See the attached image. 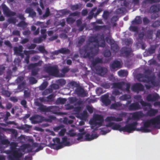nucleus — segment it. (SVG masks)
Returning <instances> with one entry per match:
<instances>
[{"instance_id": "nucleus-1", "label": "nucleus", "mask_w": 160, "mask_h": 160, "mask_svg": "<svg viewBox=\"0 0 160 160\" xmlns=\"http://www.w3.org/2000/svg\"><path fill=\"white\" fill-rule=\"evenodd\" d=\"M105 46V41H102L100 44L98 40V43L94 45L93 47H90L88 45L83 46L82 49L80 50V53L83 58L91 59L98 53L99 47L104 48Z\"/></svg>"}, {"instance_id": "nucleus-2", "label": "nucleus", "mask_w": 160, "mask_h": 160, "mask_svg": "<svg viewBox=\"0 0 160 160\" xmlns=\"http://www.w3.org/2000/svg\"><path fill=\"white\" fill-rule=\"evenodd\" d=\"M10 150H5L4 152L8 154V160H20V158L23 155L21 149L17 148L18 143L14 142L10 143Z\"/></svg>"}, {"instance_id": "nucleus-3", "label": "nucleus", "mask_w": 160, "mask_h": 160, "mask_svg": "<svg viewBox=\"0 0 160 160\" xmlns=\"http://www.w3.org/2000/svg\"><path fill=\"white\" fill-rule=\"evenodd\" d=\"M160 125V115L156 116L150 119L147 120L143 123V126L141 128V129H138V130H142V132H148L151 130L148 128L151 127L152 126L156 127Z\"/></svg>"}, {"instance_id": "nucleus-4", "label": "nucleus", "mask_w": 160, "mask_h": 160, "mask_svg": "<svg viewBox=\"0 0 160 160\" xmlns=\"http://www.w3.org/2000/svg\"><path fill=\"white\" fill-rule=\"evenodd\" d=\"M103 117L102 116L99 114L95 115L93 116L92 120L89 121L90 124L92 125L91 128L93 129V127L98 125L99 127L102 126L103 122Z\"/></svg>"}, {"instance_id": "nucleus-5", "label": "nucleus", "mask_w": 160, "mask_h": 160, "mask_svg": "<svg viewBox=\"0 0 160 160\" xmlns=\"http://www.w3.org/2000/svg\"><path fill=\"white\" fill-rule=\"evenodd\" d=\"M138 124V123L137 121L126 124L124 127H123L122 132L131 133L132 131L136 130L137 131H141L142 132V130H138V129H141V128L140 129L137 128Z\"/></svg>"}, {"instance_id": "nucleus-6", "label": "nucleus", "mask_w": 160, "mask_h": 160, "mask_svg": "<svg viewBox=\"0 0 160 160\" xmlns=\"http://www.w3.org/2000/svg\"><path fill=\"white\" fill-rule=\"evenodd\" d=\"M42 61H39L37 63H30L28 65V69H32V75L35 76L38 74L39 69L37 67L41 66L42 65Z\"/></svg>"}, {"instance_id": "nucleus-7", "label": "nucleus", "mask_w": 160, "mask_h": 160, "mask_svg": "<svg viewBox=\"0 0 160 160\" xmlns=\"http://www.w3.org/2000/svg\"><path fill=\"white\" fill-rule=\"evenodd\" d=\"M46 71L49 75L57 76L58 75L59 71L58 68L54 66H49L46 68Z\"/></svg>"}, {"instance_id": "nucleus-8", "label": "nucleus", "mask_w": 160, "mask_h": 160, "mask_svg": "<svg viewBox=\"0 0 160 160\" xmlns=\"http://www.w3.org/2000/svg\"><path fill=\"white\" fill-rule=\"evenodd\" d=\"M131 89L132 91L138 93L140 91H143L144 90V87L140 83H136L132 86Z\"/></svg>"}, {"instance_id": "nucleus-9", "label": "nucleus", "mask_w": 160, "mask_h": 160, "mask_svg": "<svg viewBox=\"0 0 160 160\" xmlns=\"http://www.w3.org/2000/svg\"><path fill=\"white\" fill-rule=\"evenodd\" d=\"M106 126L108 127H111L113 130H118L120 132L122 131L123 127L118 124L115 123L113 122H109L108 123Z\"/></svg>"}, {"instance_id": "nucleus-10", "label": "nucleus", "mask_w": 160, "mask_h": 160, "mask_svg": "<svg viewBox=\"0 0 160 160\" xmlns=\"http://www.w3.org/2000/svg\"><path fill=\"white\" fill-rule=\"evenodd\" d=\"M2 8L4 14L7 16H13L16 15L15 12L10 11L8 8L5 4L2 5Z\"/></svg>"}, {"instance_id": "nucleus-11", "label": "nucleus", "mask_w": 160, "mask_h": 160, "mask_svg": "<svg viewBox=\"0 0 160 160\" xmlns=\"http://www.w3.org/2000/svg\"><path fill=\"white\" fill-rule=\"evenodd\" d=\"M131 52V48L125 47L122 48L121 49L120 51V54L122 56L128 57L130 55Z\"/></svg>"}, {"instance_id": "nucleus-12", "label": "nucleus", "mask_w": 160, "mask_h": 160, "mask_svg": "<svg viewBox=\"0 0 160 160\" xmlns=\"http://www.w3.org/2000/svg\"><path fill=\"white\" fill-rule=\"evenodd\" d=\"M49 109L48 112H52L53 113L59 115L64 114V113L59 111V108L58 106H51L49 107Z\"/></svg>"}, {"instance_id": "nucleus-13", "label": "nucleus", "mask_w": 160, "mask_h": 160, "mask_svg": "<svg viewBox=\"0 0 160 160\" xmlns=\"http://www.w3.org/2000/svg\"><path fill=\"white\" fill-rule=\"evenodd\" d=\"M130 111H136L141 109V107L138 102L132 103L128 106V108Z\"/></svg>"}, {"instance_id": "nucleus-14", "label": "nucleus", "mask_w": 160, "mask_h": 160, "mask_svg": "<svg viewBox=\"0 0 160 160\" xmlns=\"http://www.w3.org/2000/svg\"><path fill=\"white\" fill-rule=\"evenodd\" d=\"M45 118L39 115H36L33 117L31 118L30 119L32 120L33 123H38L44 121Z\"/></svg>"}, {"instance_id": "nucleus-15", "label": "nucleus", "mask_w": 160, "mask_h": 160, "mask_svg": "<svg viewBox=\"0 0 160 160\" xmlns=\"http://www.w3.org/2000/svg\"><path fill=\"white\" fill-rule=\"evenodd\" d=\"M160 98L159 95L157 94H149L146 97L147 101L148 102H154L159 99Z\"/></svg>"}, {"instance_id": "nucleus-16", "label": "nucleus", "mask_w": 160, "mask_h": 160, "mask_svg": "<svg viewBox=\"0 0 160 160\" xmlns=\"http://www.w3.org/2000/svg\"><path fill=\"white\" fill-rule=\"evenodd\" d=\"M35 105L38 107V109L41 112H48L49 111V107H47L46 106H44L38 102H35Z\"/></svg>"}, {"instance_id": "nucleus-17", "label": "nucleus", "mask_w": 160, "mask_h": 160, "mask_svg": "<svg viewBox=\"0 0 160 160\" xmlns=\"http://www.w3.org/2000/svg\"><path fill=\"white\" fill-rule=\"evenodd\" d=\"M78 96L84 97L86 96V93L84 89L80 86L77 87L75 90Z\"/></svg>"}, {"instance_id": "nucleus-18", "label": "nucleus", "mask_w": 160, "mask_h": 160, "mask_svg": "<svg viewBox=\"0 0 160 160\" xmlns=\"http://www.w3.org/2000/svg\"><path fill=\"white\" fill-rule=\"evenodd\" d=\"M125 83L123 82H114L112 84V88L123 90L124 89L123 86L125 85Z\"/></svg>"}, {"instance_id": "nucleus-19", "label": "nucleus", "mask_w": 160, "mask_h": 160, "mask_svg": "<svg viewBox=\"0 0 160 160\" xmlns=\"http://www.w3.org/2000/svg\"><path fill=\"white\" fill-rule=\"evenodd\" d=\"M110 67L111 70L116 68H121V62L118 60H114L110 64Z\"/></svg>"}, {"instance_id": "nucleus-20", "label": "nucleus", "mask_w": 160, "mask_h": 160, "mask_svg": "<svg viewBox=\"0 0 160 160\" xmlns=\"http://www.w3.org/2000/svg\"><path fill=\"white\" fill-rule=\"evenodd\" d=\"M53 141L54 143L52 144V145L53 146H56V144L55 143L58 144V145L56 147V149L58 150L60 149L63 147L62 145V143L60 142V139L59 138H53Z\"/></svg>"}, {"instance_id": "nucleus-21", "label": "nucleus", "mask_w": 160, "mask_h": 160, "mask_svg": "<svg viewBox=\"0 0 160 160\" xmlns=\"http://www.w3.org/2000/svg\"><path fill=\"white\" fill-rule=\"evenodd\" d=\"M108 98L109 96L108 94H105L102 97V101L106 106H108L111 103V100Z\"/></svg>"}, {"instance_id": "nucleus-22", "label": "nucleus", "mask_w": 160, "mask_h": 160, "mask_svg": "<svg viewBox=\"0 0 160 160\" xmlns=\"http://www.w3.org/2000/svg\"><path fill=\"white\" fill-rule=\"evenodd\" d=\"M144 116V114L142 111H138L133 112L132 117L133 119H138Z\"/></svg>"}, {"instance_id": "nucleus-23", "label": "nucleus", "mask_w": 160, "mask_h": 160, "mask_svg": "<svg viewBox=\"0 0 160 160\" xmlns=\"http://www.w3.org/2000/svg\"><path fill=\"white\" fill-rule=\"evenodd\" d=\"M26 13H28L30 17L32 18H34L36 17V12L34 11L33 9L30 8H27L25 10Z\"/></svg>"}, {"instance_id": "nucleus-24", "label": "nucleus", "mask_w": 160, "mask_h": 160, "mask_svg": "<svg viewBox=\"0 0 160 160\" xmlns=\"http://www.w3.org/2000/svg\"><path fill=\"white\" fill-rule=\"evenodd\" d=\"M122 106V104L120 102H117L112 104L110 107V109H114L117 110H121L120 107Z\"/></svg>"}, {"instance_id": "nucleus-25", "label": "nucleus", "mask_w": 160, "mask_h": 160, "mask_svg": "<svg viewBox=\"0 0 160 160\" xmlns=\"http://www.w3.org/2000/svg\"><path fill=\"white\" fill-rule=\"evenodd\" d=\"M95 69L96 71L101 75H104L107 72V69L106 68L100 66L96 67Z\"/></svg>"}, {"instance_id": "nucleus-26", "label": "nucleus", "mask_w": 160, "mask_h": 160, "mask_svg": "<svg viewBox=\"0 0 160 160\" xmlns=\"http://www.w3.org/2000/svg\"><path fill=\"white\" fill-rule=\"evenodd\" d=\"M158 112V110L150 108L148 110L146 114L148 116L153 117L155 116Z\"/></svg>"}, {"instance_id": "nucleus-27", "label": "nucleus", "mask_w": 160, "mask_h": 160, "mask_svg": "<svg viewBox=\"0 0 160 160\" xmlns=\"http://www.w3.org/2000/svg\"><path fill=\"white\" fill-rule=\"evenodd\" d=\"M1 129L5 132L9 131L13 135L15 138L17 137L18 133L17 130L15 129L2 128Z\"/></svg>"}, {"instance_id": "nucleus-28", "label": "nucleus", "mask_w": 160, "mask_h": 160, "mask_svg": "<svg viewBox=\"0 0 160 160\" xmlns=\"http://www.w3.org/2000/svg\"><path fill=\"white\" fill-rule=\"evenodd\" d=\"M98 137L97 134L95 133L94 134L92 133L90 135L89 133L86 134L85 135V138L86 141H90Z\"/></svg>"}, {"instance_id": "nucleus-29", "label": "nucleus", "mask_w": 160, "mask_h": 160, "mask_svg": "<svg viewBox=\"0 0 160 160\" xmlns=\"http://www.w3.org/2000/svg\"><path fill=\"white\" fill-rule=\"evenodd\" d=\"M103 62L102 58H99L98 57L96 58L91 62V64L93 67L95 68L96 65L99 63H102Z\"/></svg>"}, {"instance_id": "nucleus-30", "label": "nucleus", "mask_w": 160, "mask_h": 160, "mask_svg": "<svg viewBox=\"0 0 160 160\" xmlns=\"http://www.w3.org/2000/svg\"><path fill=\"white\" fill-rule=\"evenodd\" d=\"M150 10L151 12L153 13L158 12L160 11V6L159 5H153L151 7Z\"/></svg>"}, {"instance_id": "nucleus-31", "label": "nucleus", "mask_w": 160, "mask_h": 160, "mask_svg": "<svg viewBox=\"0 0 160 160\" xmlns=\"http://www.w3.org/2000/svg\"><path fill=\"white\" fill-rule=\"evenodd\" d=\"M92 25L93 26V29L96 31L102 30L103 28H106V26L105 25L99 26L96 25L95 22H92Z\"/></svg>"}, {"instance_id": "nucleus-32", "label": "nucleus", "mask_w": 160, "mask_h": 160, "mask_svg": "<svg viewBox=\"0 0 160 160\" xmlns=\"http://www.w3.org/2000/svg\"><path fill=\"white\" fill-rule=\"evenodd\" d=\"M88 42L89 44L95 42L96 44H97L98 42V39L97 38V36H91L88 38Z\"/></svg>"}, {"instance_id": "nucleus-33", "label": "nucleus", "mask_w": 160, "mask_h": 160, "mask_svg": "<svg viewBox=\"0 0 160 160\" xmlns=\"http://www.w3.org/2000/svg\"><path fill=\"white\" fill-rule=\"evenodd\" d=\"M142 23V20L140 16H136L134 20L132 22V24H140Z\"/></svg>"}, {"instance_id": "nucleus-34", "label": "nucleus", "mask_w": 160, "mask_h": 160, "mask_svg": "<svg viewBox=\"0 0 160 160\" xmlns=\"http://www.w3.org/2000/svg\"><path fill=\"white\" fill-rule=\"evenodd\" d=\"M60 53L64 54H68L70 52V50L66 48H62L59 50Z\"/></svg>"}, {"instance_id": "nucleus-35", "label": "nucleus", "mask_w": 160, "mask_h": 160, "mask_svg": "<svg viewBox=\"0 0 160 160\" xmlns=\"http://www.w3.org/2000/svg\"><path fill=\"white\" fill-rule=\"evenodd\" d=\"M119 99L122 101H127L131 99V96L128 94H125L120 96Z\"/></svg>"}, {"instance_id": "nucleus-36", "label": "nucleus", "mask_w": 160, "mask_h": 160, "mask_svg": "<svg viewBox=\"0 0 160 160\" xmlns=\"http://www.w3.org/2000/svg\"><path fill=\"white\" fill-rule=\"evenodd\" d=\"M22 46H20L18 48L16 47L14 48V51L15 53L18 55L20 52H22Z\"/></svg>"}, {"instance_id": "nucleus-37", "label": "nucleus", "mask_w": 160, "mask_h": 160, "mask_svg": "<svg viewBox=\"0 0 160 160\" xmlns=\"http://www.w3.org/2000/svg\"><path fill=\"white\" fill-rule=\"evenodd\" d=\"M156 46L155 45L151 46L147 51V52L149 54H151L154 53L155 52Z\"/></svg>"}, {"instance_id": "nucleus-38", "label": "nucleus", "mask_w": 160, "mask_h": 160, "mask_svg": "<svg viewBox=\"0 0 160 160\" xmlns=\"http://www.w3.org/2000/svg\"><path fill=\"white\" fill-rule=\"evenodd\" d=\"M138 81L144 82H146L147 81L146 79L145 78L144 75L142 74H140L138 75Z\"/></svg>"}, {"instance_id": "nucleus-39", "label": "nucleus", "mask_w": 160, "mask_h": 160, "mask_svg": "<svg viewBox=\"0 0 160 160\" xmlns=\"http://www.w3.org/2000/svg\"><path fill=\"white\" fill-rule=\"evenodd\" d=\"M62 141L61 142L62 143V145H64V146H70V143L69 142L67 141V138L66 136H65L62 138Z\"/></svg>"}, {"instance_id": "nucleus-40", "label": "nucleus", "mask_w": 160, "mask_h": 160, "mask_svg": "<svg viewBox=\"0 0 160 160\" xmlns=\"http://www.w3.org/2000/svg\"><path fill=\"white\" fill-rule=\"evenodd\" d=\"M43 40L44 39L43 38V37L41 36L39 37L34 38L33 41L34 43H40L42 42Z\"/></svg>"}, {"instance_id": "nucleus-41", "label": "nucleus", "mask_w": 160, "mask_h": 160, "mask_svg": "<svg viewBox=\"0 0 160 160\" xmlns=\"http://www.w3.org/2000/svg\"><path fill=\"white\" fill-rule=\"evenodd\" d=\"M17 25L18 27L22 28L24 29L28 25V24L24 21H21Z\"/></svg>"}, {"instance_id": "nucleus-42", "label": "nucleus", "mask_w": 160, "mask_h": 160, "mask_svg": "<svg viewBox=\"0 0 160 160\" xmlns=\"http://www.w3.org/2000/svg\"><path fill=\"white\" fill-rule=\"evenodd\" d=\"M119 76L121 77H126L128 75L127 71L124 70H121L118 72Z\"/></svg>"}, {"instance_id": "nucleus-43", "label": "nucleus", "mask_w": 160, "mask_h": 160, "mask_svg": "<svg viewBox=\"0 0 160 160\" xmlns=\"http://www.w3.org/2000/svg\"><path fill=\"white\" fill-rule=\"evenodd\" d=\"M111 47L112 50L115 53H116L118 51L119 47L117 44L114 43L111 45Z\"/></svg>"}, {"instance_id": "nucleus-44", "label": "nucleus", "mask_w": 160, "mask_h": 160, "mask_svg": "<svg viewBox=\"0 0 160 160\" xmlns=\"http://www.w3.org/2000/svg\"><path fill=\"white\" fill-rule=\"evenodd\" d=\"M160 2V0H144L143 2L144 3H149L152 4L154 3H158Z\"/></svg>"}, {"instance_id": "nucleus-45", "label": "nucleus", "mask_w": 160, "mask_h": 160, "mask_svg": "<svg viewBox=\"0 0 160 160\" xmlns=\"http://www.w3.org/2000/svg\"><path fill=\"white\" fill-rule=\"evenodd\" d=\"M67 101V100L65 98H58L56 101V103L57 104H64Z\"/></svg>"}, {"instance_id": "nucleus-46", "label": "nucleus", "mask_w": 160, "mask_h": 160, "mask_svg": "<svg viewBox=\"0 0 160 160\" xmlns=\"http://www.w3.org/2000/svg\"><path fill=\"white\" fill-rule=\"evenodd\" d=\"M56 119V118L55 117L52 116H49L48 118H45L44 121L51 122L53 120H55Z\"/></svg>"}, {"instance_id": "nucleus-47", "label": "nucleus", "mask_w": 160, "mask_h": 160, "mask_svg": "<svg viewBox=\"0 0 160 160\" xmlns=\"http://www.w3.org/2000/svg\"><path fill=\"white\" fill-rule=\"evenodd\" d=\"M48 85V83L47 81L43 82L41 85L39 86V89L41 90H43L45 89Z\"/></svg>"}, {"instance_id": "nucleus-48", "label": "nucleus", "mask_w": 160, "mask_h": 160, "mask_svg": "<svg viewBox=\"0 0 160 160\" xmlns=\"http://www.w3.org/2000/svg\"><path fill=\"white\" fill-rule=\"evenodd\" d=\"M85 41V38L82 36L80 37V39L78 40V46L80 47Z\"/></svg>"}, {"instance_id": "nucleus-49", "label": "nucleus", "mask_w": 160, "mask_h": 160, "mask_svg": "<svg viewBox=\"0 0 160 160\" xmlns=\"http://www.w3.org/2000/svg\"><path fill=\"white\" fill-rule=\"evenodd\" d=\"M130 31L133 32H138V27L135 26H130L129 28Z\"/></svg>"}, {"instance_id": "nucleus-50", "label": "nucleus", "mask_w": 160, "mask_h": 160, "mask_svg": "<svg viewBox=\"0 0 160 160\" xmlns=\"http://www.w3.org/2000/svg\"><path fill=\"white\" fill-rule=\"evenodd\" d=\"M57 82L59 85L62 86L64 85L66 83V81L63 79H59L57 81Z\"/></svg>"}, {"instance_id": "nucleus-51", "label": "nucleus", "mask_w": 160, "mask_h": 160, "mask_svg": "<svg viewBox=\"0 0 160 160\" xmlns=\"http://www.w3.org/2000/svg\"><path fill=\"white\" fill-rule=\"evenodd\" d=\"M160 26V20H157L154 22L152 26L153 28H157Z\"/></svg>"}, {"instance_id": "nucleus-52", "label": "nucleus", "mask_w": 160, "mask_h": 160, "mask_svg": "<svg viewBox=\"0 0 160 160\" xmlns=\"http://www.w3.org/2000/svg\"><path fill=\"white\" fill-rule=\"evenodd\" d=\"M109 15V12L108 11H104L102 15V17L105 20H107Z\"/></svg>"}, {"instance_id": "nucleus-53", "label": "nucleus", "mask_w": 160, "mask_h": 160, "mask_svg": "<svg viewBox=\"0 0 160 160\" xmlns=\"http://www.w3.org/2000/svg\"><path fill=\"white\" fill-rule=\"evenodd\" d=\"M46 29H42L41 30V33L42 34V36L43 37L44 39H46L47 37L46 34Z\"/></svg>"}, {"instance_id": "nucleus-54", "label": "nucleus", "mask_w": 160, "mask_h": 160, "mask_svg": "<svg viewBox=\"0 0 160 160\" xmlns=\"http://www.w3.org/2000/svg\"><path fill=\"white\" fill-rule=\"evenodd\" d=\"M111 53L109 50H106L104 52V56L105 57H109L111 56Z\"/></svg>"}, {"instance_id": "nucleus-55", "label": "nucleus", "mask_w": 160, "mask_h": 160, "mask_svg": "<svg viewBox=\"0 0 160 160\" xmlns=\"http://www.w3.org/2000/svg\"><path fill=\"white\" fill-rule=\"evenodd\" d=\"M0 142L2 145H8L10 143V141L7 139H2Z\"/></svg>"}, {"instance_id": "nucleus-56", "label": "nucleus", "mask_w": 160, "mask_h": 160, "mask_svg": "<svg viewBox=\"0 0 160 160\" xmlns=\"http://www.w3.org/2000/svg\"><path fill=\"white\" fill-rule=\"evenodd\" d=\"M25 85V82H22L18 85V88L19 89L21 90V91H22L24 89Z\"/></svg>"}, {"instance_id": "nucleus-57", "label": "nucleus", "mask_w": 160, "mask_h": 160, "mask_svg": "<svg viewBox=\"0 0 160 160\" xmlns=\"http://www.w3.org/2000/svg\"><path fill=\"white\" fill-rule=\"evenodd\" d=\"M38 50L42 53H47V51L45 49L43 46H39L38 48Z\"/></svg>"}, {"instance_id": "nucleus-58", "label": "nucleus", "mask_w": 160, "mask_h": 160, "mask_svg": "<svg viewBox=\"0 0 160 160\" xmlns=\"http://www.w3.org/2000/svg\"><path fill=\"white\" fill-rule=\"evenodd\" d=\"M78 98L75 97H72L69 98V102L71 103H73L78 101Z\"/></svg>"}, {"instance_id": "nucleus-59", "label": "nucleus", "mask_w": 160, "mask_h": 160, "mask_svg": "<svg viewBox=\"0 0 160 160\" xmlns=\"http://www.w3.org/2000/svg\"><path fill=\"white\" fill-rule=\"evenodd\" d=\"M8 22L10 23L15 24L16 22V19L15 18H11L8 19Z\"/></svg>"}, {"instance_id": "nucleus-60", "label": "nucleus", "mask_w": 160, "mask_h": 160, "mask_svg": "<svg viewBox=\"0 0 160 160\" xmlns=\"http://www.w3.org/2000/svg\"><path fill=\"white\" fill-rule=\"evenodd\" d=\"M70 69L67 66L64 67L62 69V72L64 74H65L69 71Z\"/></svg>"}, {"instance_id": "nucleus-61", "label": "nucleus", "mask_w": 160, "mask_h": 160, "mask_svg": "<svg viewBox=\"0 0 160 160\" xmlns=\"http://www.w3.org/2000/svg\"><path fill=\"white\" fill-rule=\"evenodd\" d=\"M66 21L68 24H71L75 22V20L72 18H67Z\"/></svg>"}, {"instance_id": "nucleus-62", "label": "nucleus", "mask_w": 160, "mask_h": 160, "mask_svg": "<svg viewBox=\"0 0 160 160\" xmlns=\"http://www.w3.org/2000/svg\"><path fill=\"white\" fill-rule=\"evenodd\" d=\"M29 80L30 83L32 84L36 83L37 82V80L35 78L33 77H30Z\"/></svg>"}, {"instance_id": "nucleus-63", "label": "nucleus", "mask_w": 160, "mask_h": 160, "mask_svg": "<svg viewBox=\"0 0 160 160\" xmlns=\"http://www.w3.org/2000/svg\"><path fill=\"white\" fill-rule=\"evenodd\" d=\"M121 93L117 89L115 88L112 92V94L115 96L119 95L121 94Z\"/></svg>"}, {"instance_id": "nucleus-64", "label": "nucleus", "mask_w": 160, "mask_h": 160, "mask_svg": "<svg viewBox=\"0 0 160 160\" xmlns=\"http://www.w3.org/2000/svg\"><path fill=\"white\" fill-rule=\"evenodd\" d=\"M143 24L146 25L149 23L150 21L147 17H145L143 19Z\"/></svg>"}]
</instances>
